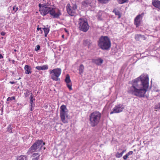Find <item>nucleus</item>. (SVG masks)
Here are the masks:
<instances>
[{
  "mask_svg": "<svg viewBox=\"0 0 160 160\" xmlns=\"http://www.w3.org/2000/svg\"><path fill=\"white\" fill-rule=\"evenodd\" d=\"M42 70H47L48 69V66L47 65H44L42 66Z\"/></svg>",
  "mask_w": 160,
  "mask_h": 160,
  "instance_id": "c85d7f7f",
  "label": "nucleus"
},
{
  "mask_svg": "<svg viewBox=\"0 0 160 160\" xmlns=\"http://www.w3.org/2000/svg\"><path fill=\"white\" fill-rule=\"evenodd\" d=\"M102 114L99 111H95L91 113L89 116V121L90 125L92 127H95L100 122Z\"/></svg>",
  "mask_w": 160,
  "mask_h": 160,
  "instance_id": "20e7f679",
  "label": "nucleus"
},
{
  "mask_svg": "<svg viewBox=\"0 0 160 160\" xmlns=\"http://www.w3.org/2000/svg\"><path fill=\"white\" fill-rule=\"evenodd\" d=\"M77 8V6L76 4H74L72 6V9L73 10H75Z\"/></svg>",
  "mask_w": 160,
  "mask_h": 160,
  "instance_id": "f704fd0d",
  "label": "nucleus"
},
{
  "mask_svg": "<svg viewBox=\"0 0 160 160\" xmlns=\"http://www.w3.org/2000/svg\"><path fill=\"white\" fill-rule=\"evenodd\" d=\"M30 106L31 107H34L35 104L33 103V101H30Z\"/></svg>",
  "mask_w": 160,
  "mask_h": 160,
  "instance_id": "72a5a7b5",
  "label": "nucleus"
},
{
  "mask_svg": "<svg viewBox=\"0 0 160 160\" xmlns=\"http://www.w3.org/2000/svg\"><path fill=\"white\" fill-rule=\"evenodd\" d=\"M38 155V153H34L32 155L33 157H35L36 156Z\"/></svg>",
  "mask_w": 160,
  "mask_h": 160,
  "instance_id": "79ce46f5",
  "label": "nucleus"
},
{
  "mask_svg": "<svg viewBox=\"0 0 160 160\" xmlns=\"http://www.w3.org/2000/svg\"><path fill=\"white\" fill-rule=\"evenodd\" d=\"M143 15V13H142L141 14H139L134 18V23L137 28L141 24Z\"/></svg>",
  "mask_w": 160,
  "mask_h": 160,
  "instance_id": "9d476101",
  "label": "nucleus"
},
{
  "mask_svg": "<svg viewBox=\"0 0 160 160\" xmlns=\"http://www.w3.org/2000/svg\"><path fill=\"white\" fill-rule=\"evenodd\" d=\"M131 86L128 88V92L136 96L144 97L149 87L148 78L144 75H141L132 80Z\"/></svg>",
  "mask_w": 160,
  "mask_h": 160,
  "instance_id": "f257e3e1",
  "label": "nucleus"
},
{
  "mask_svg": "<svg viewBox=\"0 0 160 160\" xmlns=\"http://www.w3.org/2000/svg\"><path fill=\"white\" fill-rule=\"evenodd\" d=\"M126 151V150H123L122 151V152H121L122 155H123V153Z\"/></svg>",
  "mask_w": 160,
  "mask_h": 160,
  "instance_id": "49530a36",
  "label": "nucleus"
},
{
  "mask_svg": "<svg viewBox=\"0 0 160 160\" xmlns=\"http://www.w3.org/2000/svg\"><path fill=\"white\" fill-rule=\"evenodd\" d=\"M33 96H32V95H30V101H33Z\"/></svg>",
  "mask_w": 160,
  "mask_h": 160,
  "instance_id": "a19ab883",
  "label": "nucleus"
},
{
  "mask_svg": "<svg viewBox=\"0 0 160 160\" xmlns=\"http://www.w3.org/2000/svg\"><path fill=\"white\" fill-rule=\"evenodd\" d=\"M40 11L42 15L45 16L49 13L54 18H58L61 14L60 11L58 9L53 8L52 7H48L46 5L43 4Z\"/></svg>",
  "mask_w": 160,
  "mask_h": 160,
  "instance_id": "f03ea898",
  "label": "nucleus"
},
{
  "mask_svg": "<svg viewBox=\"0 0 160 160\" xmlns=\"http://www.w3.org/2000/svg\"><path fill=\"white\" fill-rule=\"evenodd\" d=\"M43 4L42 5V6H43ZM42 5L41 3L39 4L38 5L39 7V8H41Z\"/></svg>",
  "mask_w": 160,
  "mask_h": 160,
  "instance_id": "de8ad7c7",
  "label": "nucleus"
},
{
  "mask_svg": "<svg viewBox=\"0 0 160 160\" xmlns=\"http://www.w3.org/2000/svg\"><path fill=\"white\" fill-rule=\"evenodd\" d=\"M61 72V69L59 68L49 70L51 78L55 81H58L60 80L58 77L60 75Z\"/></svg>",
  "mask_w": 160,
  "mask_h": 160,
  "instance_id": "0eeeda50",
  "label": "nucleus"
},
{
  "mask_svg": "<svg viewBox=\"0 0 160 160\" xmlns=\"http://www.w3.org/2000/svg\"><path fill=\"white\" fill-rule=\"evenodd\" d=\"M40 156V155H38V157H37L33 159L32 160H38Z\"/></svg>",
  "mask_w": 160,
  "mask_h": 160,
  "instance_id": "4c0bfd02",
  "label": "nucleus"
},
{
  "mask_svg": "<svg viewBox=\"0 0 160 160\" xmlns=\"http://www.w3.org/2000/svg\"><path fill=\"white\" fill-rule=\"evenodd\" d=\"M27 156L21 155L17 158V160H26Z\"/></svg>",
  "mask_w": 160,
  "mask_h": 160,
  "instance_id": "a211bd4d",
  "label": "nucleus"
},
{
  "mask_svg": "<svg viewBox=\"0 0 160 160\" xmlns=\"http://www.w3.org/2000/svg\"><path fill=\"white\" fill-rule=\"evenodd\" d=\"M98 2L102 4H106L110 0H98Z\"/></svg>",
  "mask_w": 160,
  "mask_h": 160,
  "instance_id": "aec40b11",
  "label": "nucleus"
},
{
  "mask_svg": "<svg viewBox=\"0 0 160 160\" xmlns=\"http://www.w3.org/2000/svg\"><path fill=\"white\" fill-rule=\"evenodd\" d=\"M42 29L44 30V33H48L49 31V28H46L45 26H44L43 28Z\"/></svg>",
  "mask_w": 160,
  "mask_h": 160,
  "instance_id": "412c9836",
  "label": "nucleus"
},
{
  "mask_svg": "<svg viewBox=\"0 0 160 160\" xmlns=\"http://www.w3.org/2000/svg\"><path fill=\"white\" fill-rule=\"evenodd\" d=\"M37 30L38 31H39V30H40L41 32V33H42V28H39L38 27L37 28Z\"/></svg>",
  "mask_w": 160,
  "mask_h": 160,
  "instance_id": "e433bc0d",
  "label": "nucleus"
},
{
  "mask_svg": "<svg viewBox=\"0 0 160 160\" xmlns=\"http://www.w3.org/2000/svg\"><path fill=\"white\" fill-rule=\"evenodd\" d=\"M24 69L25 70V73L26 74H30L32 72L31 67L28 65H26L25 66Z\"/></svg>",
  "mask_w": 160,
  "mask_h": 160,
  "instance_id": "ddd939ff",
  "label": "nucleus"
},
{
  "mask_svg": "<svg viewBox=\"0 0 160 160\" xmlns=\"http://www.w3.org/2000/svg\"><path fill=\"white\" fill-rule=\"evenodd\" d=\"M18 9V7H16V5L13 6V10L16 12Z\"/></svg>",
  "mask_w": 160,
  "mask_h": 160,
  "instance_id": "c756f323",
  "label": "nucleus"
},
{
  "mask_svg": "<svg viewBox=\"0 0 160 160\" xmlns=\"http://www.w3.org/2000/svg\"><path fill=\"white\" fill-rule=\"evenodd\" d=\"M35 98H33V100L35 101Z\"/></svg>",
  "mask_w": 160,
  "mask_h": 160,
  "instance_id": "6e6d98bb",
  "label": "nucleus"
},
{
  "mask_svg": "<svg viewBox=\"0 0 160 160\" xmlns=\"http://www.w3.org/2000/svg\"><path fill=\"white\" fill-rule=\"evenodd\" d=\"M3 57L1 54H0V59H2L3 58Z\"/></svg>",
  "mask_w": 160,
  "mask_h": 160,
  "instance_id": "c03bdc74",
  "label": "nucleus"
},
{
  "mask_svg": "<svg viewBox=\"0 0 160 160\" xmlns=\"http://www.w3.org/2000/svg\"><path fill=\"white\" fill-rule=\"evenodd\" d=\"M30 94H31V95H32V96H33V95H32V93L31 92V93H30Z\"/></svg>",
  "mask_w": 160,
  "mask_h": 160,
  "instance_id": "5fc2aeb1",
  "label": "nucleus"
},
{
  "mask_svg": "<svg viewBox=\"0 0 160 160\" xmlns=\"http://www.w3.org/2000/svg\"><path fill=\"white\" fill-rule=\"evenodd\" d=\"M45 144V142H43L42 140H37L30 147L27 152L28 154L32 153L33 152L40 151L43 148L44 150L45 148L43 147Z\"/></svg>",
  "mask_w": 160,
  "mask_h": 160,
  "instance_id": "39448f33",
  "label": "nucleus"
},
{
  "mask_svg": "<svg viewBox=\"0 0 160 160\" xmlns=\"http://www.w3.org/2000/svg\"><path fill=\"white\" fill-rule=\"evenodd\" d=\"M6 34V33L3 32H1V34L2 36H4Z\"/></svg>",
  "mask_w": 160,
  "mask_h": 160,
  "instance_id": "ea45409f",
  "label": "nucleus"
},
{
  "mask_svg": "<svg viewBox=\"0 0 160 160\" xmlns=\"http://www.w3.org/2000/svg\"><path fill=\"white\" fill-rule=\"evenodd\" d=\"M157 106L158 108L160 109V102L158 103Z\"/></svg>",
  "mask_w": 160,
  "mask_h": 160,
  "instance_id": "37998d69",
  "label": "nucleus"
},
{
  "mask_svg": "<svg viewBox=\"0 0 160 160\" xmlns=\"http://www.w3.org/2000/svg\"><path fill=\"white\" fill-rule=\"evenodd\" d=\"M84 66L83 64H81L79 66L78 70H79V73L81 75L82 74L84 71Z\"/></svg>",
  "mask_w": 160,
  "mask_h": 160,
  "instance_id": "f3484780",
  "label": "nucleus"
},
{
  "mask_svg": "<svg viewBox=\"0 0 160 160\" xmlns=\"http://www.w3.org/2000/svg\"><path fill=\"white\" fill-rule=\"evenodd\" d=\"M14 51H15V52H16V49H15V50H14Z\"/></svg>",
  "mask_w": 160,
  "mask_h": 160,
  "instance_id": "4d7b16f0",
  "label": "nucleus"
},
{
  "mask_svg": "<svg viewBox=\"0 0 160 160\" xmlns=\"http://www.w3.org/2000/svg\"><path fill=\"white\" fill-rule=\"evenodd\" d=\"M40 46L39 45H38L36 46V48H35V50L36 51H37L40 49Z\"/></svg>",
  "mask_w": 160,
  "mask_h": 160,
  "instance_id": "2f4dec72",
  "label": "nucleus"
},
{
  "mask_svg": "<svg viewBox=\"0 0 160 160\" xmlns=\"http://www.w3.org/2000/svg\"><path fill=\"white\" fill-rule=\"evenodd\" d=\"M112 12L115 14V15H117L118 16V18H120L121 15L119 11H117L115 9H114L113 10Z\"/></svg>",
  "mask_w": 160,
  "mask_h": 160,
  "instance_id": "6ab92c4d",
  "label": "nucleus"
},
{
  "mask_svg": "<svg viewBox=\"0 0 160 160\" xmlns=\"http://www.w3.org/2000/svg\"><path fill=\"white\" fill-rule=\"evenodd\" d=\"M33 107H31L30 110H31V111H32V110H33Z\"/></svg>",
  "mask_w": 160,
  "mask_h": 160,
  "instance_id": "09e8293b",
  "label": "nucleus"
},
{
  "mask_svg": "<svg viewBox=\"0 0 160 160\" xmlns=\"http://www.w3.org/2000/svg\"><path fill=\"white\" fill-rule=\"evenodd\" d=\"M68 110L65 105H62L60 108V117L62 122H67L68 119L67 115Z\"/></svg>",
  "mask_w": 160,
  "mask_h": 160,
  "instance_id": "423d86ee",
  "label": "nucleus"
},
{
  "mask_svg": "<svg viewBox=\"0 0 160 160\" xmlns=\"http://www.w3.org/2000/svg\"><path fill=\"white\" fill-rule=\"evenodd\" d=\"M82 4L83 5L86 6V5H88L90 4V3L88 0H86L82 2Z\"/></svg>",
  "mask_w": 160,
  "mask_h": 160,
  "instance_id": "b1692460",
  "label": "nucleus"
},
{
  "mask_svg": "<svg viewBox=\"0 0 160 160\" xmlns=\"http://www.w3.org/2000/svg\"><path fill=\"white\" fill-rule=\"evenodd\" d=\"M62 37L63 38H64V35H62Z\"/></svg>",
  "mask_w": 160,
  "mask_h": 160,
  "instance_id": "603ef678",
  "label": "nucleus"
},
{
  "mask_svg": "<svg viewBox=\"0 0 160 160\" xmlns=\"http://www.w3.org/2000/svg\"><path fill=\"white\" fill-rule=\"evenodd\" d=\"M9 83L12 84L15 83V82L14 81H10Z\"/></svg>",
  "mask_w": 160,
  "mask_h": 160,
  "instance_id": "a18cd8bd",
  "label": "nucleus"
},
{
  "mask_svg": "<svg viewBox=\"0 0 160 160\" xmlns=\"http://www.w3.org/2000/svg\"><path fill=\"white\" fill-rule=\"evenodd\" d=\"M66 8L67 12L70 15V4L69 3L67 5Z\"/></svg>",
  "mask_w": 160,
  "mask_h": 160,
  "instance_id": "a878e982",
  "label": "nucleus"
},
{
  "mask_svg": "<svg viewBox=\"0 0 160 160\" xmlns=\"http://www.w3.org/2000/svg\"><path fill=\"white\" fill-rule=\"evenodd\" d=\"M98 45L102 50H109L111 46L110 39L107 36H102L98 41Z\"/></svg>",
  "mask_w": 160,
  "mask_h": 160,
  "instance_id": "7ed1b4c3",
  "label": "nucleus"
},
{
  "mask_svg": "<svg viewBox=\"0 0 160 160\" xmlns=\"http://www.w3.org/2000/svg\"><path fill=\"white\" fill-rule=\"evenodd\" d=\"M128 0H117V2L120 4H122L128 2Z\"/></svg>",
  "mask_w": 160,
  "mask_h": 160,
  "instance_id": "4be33fe9",
  "label": "nucleus"
},
{
  "mask_svg": "<svg viewBox=\"0 0 160 160\" xmlns=\"http://www.w3.org/2000/svg\"><path fill=\"white\" fill-rule=\"evenodd\" d=\"M91 41L87 39L83 41V44L84 46H88V48L91 47Z\"/></svg>",
  "mask_w": 160,
  "mask_h": 160,
  "instance_id": "2eb2a0df",
  "label": "nucleus"
},
{
  "mask_svg": "<svg viewBox=\"0 0 160 160\" xmlns=\"http://www.w3.org/2000/svg\"><path fill=\"white\" fill-rule=\"evenodd\" d=\"M122 155L121 153H119L118 152H117L115 155L116 157L117 158H120L122 157Z\"/></svg>",
  "mask_w": 160,
  "mask_h": 160,
  "instance_id": "cd10ccee",
  "label": "nucleus"
},
{
  "mask_svg": "<svg viewBox=\"0 0 160 160\" xmlns=\"http://www.w3.org/2000/svg\"><path fill=\"white\" fill-rule=\"evenodd\" d=\"M15 97L14 96L11 97H8L7 99V103H9L8 102V101H11L12 100H15Z\"/></svg>",
  "mask_w": 160,
  "mask_h": 160,
  "instance_id": "393cba45",
  "label": "nucleus"
},
{
  "mask_svg": "<svg viewBox=\"0 0 160 160\" xmlns=\"http://www.w3.org/2000/svg\"><path fill=\"white\" fill-rule=\"evenodd\" d=\"M65 30L66 32H67L68 34H69L68 32V30H67V29L66 28L65 29Z\"/></svg>",
  "mask_w": 160,
  "mask_h": 160,
  "instance_id": "8fccbe9b",
  "label": "nucleus"
},
{
  "mask_svg": "<svg viewBox=\"0 0 160 160\" xmlns=\"http://www.w3.org/2000/svg\"><path fill=\"white\" fill-rule=\"evenodd\" d=\"M25 91H26V92L24 93V95L26 97H28L29 95V92L28 89L24 90Z\"/></svg>",
  "mask_w": 160,
  "mask_h": 160,
  "instance_id": "bb28decb",
  "label": "nucleus"
},
{
  "mask_svg": "<svg viewBox=\"0 0 160 160\" xmlns=\"http://www.w3.org/2000/svg\"><path fill=\"white\" fill-rule=\"evenodd\" d=\"M48 34V33H45V37H47V34Z\"/></svg>",
  "mask_w": 160,
  "mask_h": 160,
  "instance_id": "3c124183",
  "label": "nucleus"
},
{
  "mask_svg": "<svg viewBox=\"0 0 160 160\" xmlns=\"http://www.w3.org/2000/svg\"><path fill=\"white\" fill-rule=\"evenodd\" d=\"M152 4L159 10H160V1L158 0H152Z\"/></svg>",
  "mask_w": 160,
  "mask_h": 160,
  "instance_id": "f8f14e48",
  "label": "nucleus"
},
{
  "mask_svg": "<svg viewBox=\"0 0 160 160\" xmlns=\"http://www.w3.org/2000/svg\"><path fill=\"white\" fill-rule=\"evenodd\" d=\"M65 81L67 84V86L68 89L70 90V85L68 84V83L70 82V78L69 75L68 74H67Z\"/></svg>",
  "mask_w": 160,
  "mask_h": 160,
  "instance_id": "dca6fc26",
  "label": "nucleus"
},
{
  "mask_svg": "<svg viewBox=\"0 0 160 160\" xmlns=\"http://www.w3.org/2000/svg\"><path fill=\"white\" fill-rule=\"evenodd\" d=\"M124 108L122 104H119L116 105L113 108L112 111L110 112V114L120 112L122 111Z\"/></svg>",
  "mask_w": 160,
  "mask_h": 160,
  "instance_id": "1a4fd4ad",
  "label": "nucleus"
},
{
  "mask_svg": "<svg viewBox=\"0 0 160 160\" xmlns=\"http://www.w3.org/2000/svg\"><path fill=\"white\" fill-rule=\"evenodd\" d=\"M133 153V152L132 151H130L127 153L126 154L129 156L130 155L132 154Z\"/></svg>",
  "mask_w": 160,
  "mask_h": 160,
  "instance_id": "473e14b6",
  "label": "nucleus"
},
{
  "mask_svg": "<svg viewBox=\"0 0 160 160\" xmlns=\"http://www.w3.org/2000/svg\"><path fill=\"white\" fill-rule=\"evenodd\" d=\"M12 127L11 124H10L7 128V131L10 133H12Z\"/></svg>",
  "mask_w": 160,
  "mask_h": 160,
  "instance_id": "5701e85b",
  "label": "nucleus"
},
{
  "mask_svg": "<svg viewBox=\"0 0 160 160\" xmlns=\"http://www.w3.org/2000/svg\"><path fill=\"white\" fill-rule=\"evenodd\" d=\"M36 68L38 70H42V66H37L36 67Z\"/></svg>",
  "mask_w": 160,
  "mask_h": 160,
  "instance_id": "7c9ffc66",
  "label": "nucleus"
},
{
  "mask_svg": "<svg viewBox=\"0 0 160 160\" xmlns=\"http://www.w3.org/2000/svg\"><path fill=\"white\" fill-rule=\"evenodd\" d=\"M70 89H71H71H72L71 86V88H70Z\"/></svg>",
  "mask_w": 160,
  "mask_h": 160,
  "instance_id": "13d9d810",
  "label": "nucleus"
},
{
  "mask_svg": "<svg viewBox=\"0 0 160 160\" xmlns=\"http://www.w3.org/2000/svg\"><path fill=\"white\" fill-rule=\"evenodd\" d=\"M141 38H142L143 40H145L146 38L144 35H142L141 34H136L135 35V39L137 41H139Z\"/></svg>",
  "mask_w": 160,
  "mask_h": 160,
  "instance_id": "4468645a",
  "label": "nucleus"
},
{
  "mask_svg": "<svg viewBox=\"0 0 160 160\" xmlns=\"http://www.w3.org/2000/svg\"><path fill=\"white\" fill-rule=\"evenodd\" d=\"M75 14V13L74 12H71V14H70L71 16H74Z\"/></svg>",
  "mask_w": 160,
  "mask_h": 160,
  "instance_id": "58836bf2",
  "label": "nucleus"
},
{
  "mask_svg": "<svg viewBox=\"0 0 160 160\" xmlns=\"http://www.w3.org/2000/svg\"><path fill=\"white\" fill-rule=\"evenodd\" d=\"M79 24V28L80 30L86 32L89 29V26L87 21L85 19L80 18Z\"/></svg>",
  "mask_w": 160,
  "mask_h": 160,
  "instance_id": "6e6552de",
  "label": "nucleus"
},
{
  "mask_svg": "<svg viewBox=\"0 0 160 160\" xmlns=\"http://www.w3.org/2000/svg\"><path fill=\"white\" fill-rule=\"evenodd\" d=\"M14 62H15V61H14V60H13L12 61V63H14Z\"/></svg>",
  "mask_w": 160,
  "mask_h": 160,
  "instance_id": "864d4df0",
  "label": "nucleus"
},
{
  "mask_svg": "<svg viewBox=\"0 0 160 160\" xmlns=\"http://www.w3.org/2000/svg\"><path fill=\"white\" fill-rule=\"evenodd\" d=\"M103 62V60L100 58H98L92 59V62L98 66L101 65Z\"/></svg>",
  "mask_w": 160,
  "mask_h": 160,
  "instance_id": "9b49d317",
  "label": "nucleus"
},
{
  "mask_svg": "<svg viewBox=\"0 0 160 160\" xmlns=\"http://www.w3.org/2000/svg\"><path fill=\"white\" fill-rule=\"evenodd\" d=\"M128 156L126 154V155L124 156L123 157V158L124 160H126L128 158Z\"/></svg>",
  "mask_w": 160,
  "mask_h": 160,
  "instance_id": "c9c22d12",
  "label": "nucleus"
}]
</instances>
